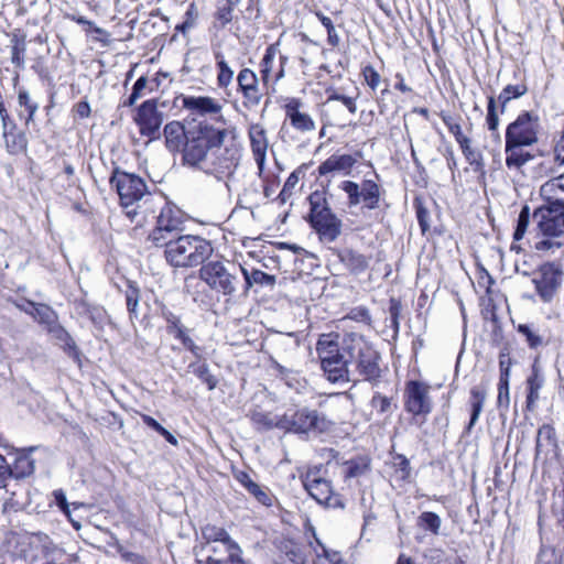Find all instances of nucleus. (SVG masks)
<instances>
[{
	"label": "nucleus",
	"mask_w": 564,
	"mask_h": 564,
	"mask_svg": "<svg viewBox=\"0 0 564 564\" xmlns=\"http://www.w3.org/2000/svg\"><path fill=\"white\" fill-rule=\"evenodd\" d=\"M356 333L322 334L316 343V352L325 378L335 384L356 383L354 364V344Z\"/></svg>",
	"instance_id": "f03ea898"
},
{
	"label": "nucleus",
	"mask_w": 564,
	"mask_h": 564,
	"mask_svg": "<svg viewBox=\"0 0 564 564\" xmlns=\"http://www.w3.org/2000/svg\"><path fill=\"white\" fill-rule=\"evenodd\" d=\"M282 422L283 430L299 434L324 433L332 424L324 414L308 408L283 414Z\"/></svg>",
	"instance_id": "1a4fd4ad"
},
{
	"label": "nucleus",
	"mask_w": 564,
	"mask_h": 564,
	"mask_svg": "<svg viewBox=\"0 0 564 564\" xmlns=\"http://www.w3.org/2000/svg\"><path fill=\"white\" fill-rule=\"evenodd\" d=\"M562 278L563 272L561 268L552 262L542 264L534 272L532 283L542 302H552L562 284Z\"/></svg>",
	"instance_id": "ddd939ff"
},
{
	"label": "nucleus",
	"mask_w": 564,
	"mask_h": 564,
	"mask_svg": "<svg viewBox=\"0 0 564 564\" xmlns=\"http://www.w3.org/2000/svg\"><path fill=\"white\" fill-rule=\"evenodd\" d=\"M32 317L39 323L47 325L54 324L56 321L55 312L48 305L42 303H35Z\"/></svg>",
	"instance_id": "de8ad7c7"
},
{
	"label": "nucleus",
	"mask_w": 564,
	"mask_h": 564,
	"mask_svg": "<svg viewBox=\"0 0 564 564\" xmlns=\"http://www.w3.org/2000/svg\"><path fill=\"white\" fill-rule=\"evenodd\" d=\"M247 491L250 495H252L256 498V500L261 505L267 507L272 506L273 496L269 488L262 487L259 484L254 482Z\"/></svg>",
	"instance_id": "8fccbe9b"
},
{
	"label": "nucleus",
	"mask_w": 564,
	"mask_h": 564,
	"mask_svg": "<svg viewBox=\"0 0 564 564\" xmlns=\"http://www.w3.org/2000/svg\"><path fill=\"white\" fill-rule=\"evenodd\" d=\"M240 267L234 262L217 258L206 260L199 269V279L207 284V286L224 296H234L237 292L239 280Z\"/></svg>",
	"instance_id": "20e7f679"
},
{
	"label": "nucleus",
	"mask_w": 564,
	"mask_h": 564,
	"mask_svg": "<svg viewBox=\"0 0 564 564\" xmlns=\"http://www.w3.org/2000/svg\"><path fill=\"white\" fill-rule=\"evenodd\" d=\"M134 122L139 127L141 135L156 139L163 122V115L158 110V100L143 101L137 109Z\"/></svg>",
	"instance_id": "2eb2a0df"
},
{
	"label": "nucleus",
	"mask_w": 564,
	"mask_h": 564,
	"mask_svg": "<svg viewBox=\"0 0 564 564\" xmlns=\"http://www.w3.org/2000/svg\"><path fill=\"white\" fill-rule=\"evenodd\" d=\"M541 189L546 194L564 195V173L545 182Z\"/></svg>",
	"instance_id": "6e6d98bb"
},
{
	"label": "nucleus",
	"mask_w": 564,
	"mask_h": 564,
	"mask_svg": "<svg viewBox=\"0 0 564 564\" xmlns=\"http://www.w3.org/2000/svg\"><path fill=\"white\" fill-rule=\"evenodd\" d=\"M371 406L380 414H391L395 405L392 404L391 398H388L380 392H376L371 399Z\"/></svg>",
	"instance_id": "3c124183"
},
{
	"label": "nucleus",
	"mask_w": 564,
	"mask_h": 564,
	"mask_svg": "<svg viewBox=\"0 0 564 564\" xmlns=\"http://www.w3.org/2000/svg\"><path fill=\"white\" fill-rule=\"evenodd\" d=\"M252 423L259 430H271L274 427L283 430L282 416L272 415L262 411H253L250 414Z\"/></svg>",
	"instance_id": "2f4dec72"
},
{
	"label": "nucleus",
	"mask_w": 564,
	"mask_h": 564,
	"mask_svg": "<svg viewBox=\"0 0 564 564\" xmlns=\"http://www.w3.org/2000/svg\"><path fill=\"white\" fill-rule=\"evenodd\" d=\"M425 556L429 558V564H449L444 551L438 549L430 550Z\"/></svg>",
	"instance_id": "774afa93"
},
{
	"label": "nucleus",
	"mask_w": 564,
	"mask_h": 564,
	"mask_svg": "<svg viewBox=\"0 0 564 564\" xmlns=\"http://www.w3.org/2000/svg\"><path fill=\"white\" fill-rule=\"evenodd\" d=\"M315 17L319 20L322 25L327 31V43L332 47H337L340 44V37L330 18L326 17L322 11H315Z\"/></svg>",
	"instance_id": "79ce46f5"
},
{
	"label": "nucleus",
	"mask_w": 564,
	"mask_h": 564,
	"mask_svg": "<svg viewBox=\"0 0 564 564\" xmlns=\"http://www.w3.org/2000/svg\"><path fill=\"white\" fill-rule=\"evenodd\" d=\"M182 102L185 109L202 116L219 113L223 108L214 98L207 96H184Z\"/></svg>",
	"instance_id": "4be33fe9"
},
{
	"label": "nucleus",
	"mask_w": 564,
	"mask_h": 564,
	"mask_svg": "<svg viewBox=\"0 0 564 564\" xmlns=\"http://www.w3.org/2000/svg\"><path fill=\"white\" fill-rule=\"evenodd\" d=\"M181 151L183 165L223 180L238 166L242 147L237 128L219 116L215 124L206 120L191 122L189 135Z\"/></svg>",
	"instance_id": "f257e3e1"
},
{
	"label": "nucleus",
	"mask_w": 564,
	"mask_h": 564,
	"mask_svg": "<svg viewBox=\"0 0 564 564\" xmlns=\"http://www.w3.org/2000/svg\"><path fill=\"white\" fill-rule=\"evenodd\" d=\"M166 148L174 152L181 151L189 135V123L187 126L180 121H171L163 129Z\"/></svg>",
	"instance_id": "412c9836"
},
{
	"label": "nucleus",
	"mask_w": 564,
	"mask_h": 564,
	"mask_svg": "<svg viewBox=\"0 0 564 564\" xmlns=\"http://www.w3.org/2000/svg\"><path fill=\"white\" fill-rule=\"evenodd\" d=\"M340 259L341 262L354 273L365 271L369 264V260L366 256L354 250L344 251Z\"/></svg>",
	"instance_id": "72a5a7b5"
},
{
	"label": "nucleus",
	"mask_w": 564,
	"mask_h": 564,
	"mask_svg": "<svg viewBox=\"0 0 564 564\" xmlns=\"http://www.w3.org/2000/svg\"><path fill=\"white\" fill-rule=\"evenodd\" d=\"M127 311L130 319L139 317V302H140V289L135 282L127 280L126 289L123 291Z\"/></svg>",
	"instance_id": "7c9ffc66"
},
{
	"label": "nucleus",
	"mask_w": 564,
	"mask_h": 564,
	"mask_svg": "<svg viewBox=\"0 0 564 564\" xmlns=\"http://www.w3.org/2000/svg\"><path fill=\"white\" fill-rule=\"evenodd\" d=\"M292 127L301 132L315 130V122L312 117L305 112H295L290 120Z\"/></svg>",
	"instance_id": "49530a36"
},
{
	"label": "nucleus",
	"mask_w": 564,
	"mask_h": 564,
	"mask_svg": "<svg viewBox=\"0 0 564 564\" xmlns=\"http://www.w3.org/2000/svg\"><path fill=\"white\" fill-rule=\"evenodd\" d=\"M486 400V388L480 387H474L470 390V406H471V413H470V420L466 427V432L469 433L473 429V426L478 421L480 413L484 408V403Z\"/></svg>",
	"instance_id": "cd10ccee"
},
{
	"label": "nucleus",
	"mask_w": 564,
	"mask_h": 564,
	"mask_svg": "<svg viewBox=\"0 0 564 564\" xmlns=\"http://www.w3.org/2000/svg\"><path fill=\"white\" fill-rule=\"evenodd\" d=\"M24 53H25V45L22 44H15L12 46L11 50V62L19 68H24Z\"/></svg>",
	"instance_id": "e2e57ef3"
},
{
	"label": "nucleus",
	"mask_w": 564,
	"mask_h": 564,
	"mask_svg": "<svg viewBox=\"0 0 564 564\" xmlns=\"http://www.w3.org/2000/svg\"><path fill=\"white\" fill-rule=\"evenodd\" d=\"M189 368L193 370L194 375L207 386L208 390H214L216 388L217 379L210 373L207 364L192 362Z\"/></svg>",
	"instance_id": "c03bdc74"
},
{
	"label": "nucleus",
	"mask_w": 564,
	"mask_h": 564,
	"mask_svg": "<svg viewBox=\"0 0 564 564\" xmlns=\"http://www.w3.org/2000/svg\"><path fill=\"white\" fill-rule=\"evenodd\" d=\"M110 184L116 188L127 216L133 220L139 214L138 203L150 194L144 180L117 167L110 177Z\"/></svg>",
	"instance_id": "423d86ee"
},
{
	"label": "nucleus",
	"mask_w": 564,
	"mask_h": 564,
	"mask_svg": "<svg viewBox=\"0 0 564 564\" xmlns=\"http://www.w3.org/2000/svg\"><path fill=\"white\" fill-rule=\"evenodd\" d=\"M164 248L166 261L175 268L203 265L214 251L208 240L193 235H180Z\"/></svg>",
	"instance_id": "7ed1b4c3"
},
{
	"label": "nucleus",
	"mask_w": 564,
	"mask_h": 564,
	"mask_svg": "<svg viewBox=\"0 0 564 564\" xmlns=\"http://www.w3.org/2000/svg\"><path fill=\"white\" fill-rule=\"evenodd\" d=\"M278 549L279 558L291 564H305L310 546L293 539H282Z\"/></svg>",
	"instance_id": "6ab92c4d"
},
{
	"label": "nucleus",
	"mask_w": 564,
	"mask_h": 564,
	"mask_svg": "<svg viewBox=\"0 0 564 564\" xmlns=\"http://www.w3.org/2000/svg\"><path fill=\"white\" fill-rule=\"evenodd\" d=\"M442 120L448 128L449 132L454 135L456 142L460 140V138L465 137L463 134L460 124L452 116L444 115L442 116Z\"/></svg>",
	"instance_id": "680f3d73"
},
{
	"label": "nucleus",
	"mask_w": 564,
	"mask_h": 564,
	"mask_svg": "<svg viewBox=\"0 0 564 564\" xmlns=\"http://www.w3.org/2000/svg\"><path fill=\"white\" fill-rule=\"evenodd\" d=\"M0 119L2 123V131H7L9 129L15 130L17 124L15 122L10 118L9 112L4 106V102H0Z\"/></svg>",
	"instance_id": "338daca9"
},
{
	"label": "nucleus",
	"mask_w": 564,
	"mask_h": 564,
	"mask_svg": "<svg viewBox=\"0 0 564 564\" xmlns=\"http://www.w3.org/2000/svg\"><path fill=\"white\" fill-rule=\"evenodd\" d=\"M257 74L250 68H242L237 76V91L242 96V106L248 109L257 108L263 97Z\"/></svg>",
	"instance_id": "dca6fc26"
},
{
	"label": "nucleus",
	"mask_w": 564,
	"mask_h": 564,
	"mask_svg": "<svg viewBox=\"0 0 564 564\" xmlns=\"http://www.w3.org/2000/svg\"><path fill=\"white\" fill-rule=\"evenodd\" d=\"M183 230V219L180 210L164 206L156 219V227L149 235V240L156 247H164L180 236Z\"/></svg>",
	"instance_id": "9d476101"
},
{
	"label": "nucleus",
	"mask_w": 564,
	"mask_h": 564,
	"mask_svg": "<svg viewBox=\"0 0 564 564\" xmlns=\"http://www.w3.org/2000/svg\"><path fill=\"white\" fill-rule=\"evenodd\" d=\"M322 466L310 468L303 477V486L308 495L328 509H345L341 495L334 491L332 481L321 475Z\"/></svg>",
	"instance_id": "0eeeda50"
},
{
	"label": "nucleus",
	"mask_w": 564,
	"mask_h": 564,
	"mask_svg": "<svg viewBox=\"0 0 564 564\" xmlns=\"http://www.w3.org/2000/svg\"><path fill=\"white\" fill-rule=\"evenodd\" d=\"M339 188L347 194L348 206L356 207L364 203V208L377 209L380 203V186L372 180H364L361 184L343 181Z\"/></svg>",
	"instance_id": "f8f14e48"
},
{
	"label": "nucleus",
	"mask_w": 564,
	"mask_h": 564,
	"mask_svg": "<svg viewBox=\"0 0 564 564\" xmlns=\"http://www.w3.org/2000/svg\"><path fill=\"white\" fill-rule=\"evenodd\" d=\"M497 403L499 408L508 409L510 404V393H509V383L499 382L498 383V399Z\"/></svg>",
	"instance_id": "0e129e2a"
},
{
	"label": "nucleus",
	"mask_w": 564,
	"mask_h": 564,
	"mask_svg": "<svg viewBox=\"0 0 564 564\" xmlns=\"http://www.w3.org/2000/svg\"><path fill=\"white\" fill-rule=\"evenodd\" d=\"M463 154L474 172H481L484 170V158L479 150L471 148Z\"/></svg>",
	"instance_id": "864d4df0"
},
{
	"label": "nucleus",
	"mask_w": 564,
	"mask_h": 564,
	"mask_svg": "<svg viewBox=\"0 0 564 564\" xmlns=\"http://www.w3.org/2000/svg\"><path fill=\"white\" fill-rule=\"evenodd\" d=\"M14 130L2 131L6 149L10 154H19L26 150L28 139L23 132L14 133Z\"/></svg>",
	"instance_id": "473e14b6"
},
{
	"label": "nucleus",
	"mask_w": 564,
	"mask_h": 564,
	"mask_svg": "<svg viewBox=\"0 0 564 564\" xmlns=\"http://www.w3.org/2000/svg\"><path fill=\"white\" fill-rule=\"evenodd\" d=\"M540 118L532 111L521 112L506 130V142L533 145L538 142Z\"/></svg>",
	"instance_id": "9b49d317"
},
{
	"label": "nucleus",
	"mask_w": 564,
	"mask_h": 564,
	"mask_svg": "<svg viewBox=\"0 0 564 564\" xmlns=\"http://www.w3.org/2000/svg\"><path fill=\"white\" fill-rule=\"evenodd\" d=\"M18 105L24 108V111L19 112V117L24 119L25 126L29 127L33 122L40 106L31 98L30 93L25 88H20L18 91Z\"/></svg>",
	"instance_id": "393cba45"
},
{
	"label": "nucleus",
	"mask_w": 564,
	"mask_h": 564,
	"mask_svg": "<svg viewBox=\"0 0 564 564\" xmlns=\"http://www.w3.org/2000/svg\"><path fill=\"white\" fill-rule=\"evenodd\" d=\"M486 123L488 130L492 132L498 130L499 117L497 113L496 99L492 96L488 98Z\"/></svg>",
	"instance_id": "5fc2aeb1"
},
{
	"label": "nucleus",
	"mask_w": 564,
	"mask_h": 564,
	"mask_svg": "<svg viewBox=\"0 0 564 564\" xmlns=\"http://www.w3.org/2000/svg\"><path fill=\"white\" fill-rule=\"evenodd\" d=\"M362 75H364V78H365L367 85L372 90L378 88V86L380 85V82H381V77H380L379 73L371 65H367L366 67H364Z\"/></svg>",
	"instance_id": "052dcab7"
},
{
	"label": "nucleus",
	"mask_w": 564,
	"mask_h": 564,
	"mask_svg": "<svg viewBox=\"0 0 564 564\" xmlns=\"http://www.w3.org/2000/svg\"><path fill=\"white\" fill-rule=\"evenodd\" d=\"M147 86L148 78L145 76L139 77L132 87L130 96L123 101L122 106L132 107L143 96V90Z\"/></svg>",
	"instance_id": "09e8293b"
},
{
	"label": "nucleus",
	"mask_w": 564,
	"mask_h": 564,
	"mask_svg": "<svg viewBox=\"0 0 564 564\" xmlns=\"http://www.w3.org/2000/svg\"><path fill=\"white\" fill-rule=\"evenodd\" d=\"M359 156H361L360 152H357L356 155L333 154L319 164V166L317 167L318 175L326 176L335 172H340L344 175H349L351 173L352 167L358 161L357 158Z\"/></svg>",
	"instance_id": "a211bd4d"
},
{
	"label": "nucleus",
	"mask_w": 564,
	"mask_h": 564,
	"mask_svg": "<svg viewBox=\"0 0 564 564\" xmlns=\"http://www.w3.org/2000/svg\"><path fill=\"white\" fill-rule=\"evenodd\" d=\"M279 54V50L275 44H271L267 47L265 53L260 61V78L262 86H267L271 79L273 72L274 61Z\"/></svg>",
	"instance_id": "c756f323"
},
{
	"label": "nucleus",
	"mask_w": 564,
	"mask_h": 564,
	"mask_svg": "<svg viewBox=\"0 0 564 564\" xmlns=\"http://www.w3.org/2000/svg\"><path fill=\"white\" fill-rule=\"evenodd\" d=\"M161 315L167 323L166 329L169 334H173L174 332L184 326L181 323L180 317L165 306L162 307Z\"/></svg>",
	"instance_id": "4d7b16f0"
},
{
	"label": "nucleus",
	"mask_w": 564,
	"mask_h": 564,
	"mask_svg": "<svg viewBox=\"0 0 564 564\" xmlns=\"http://www.w3.org/2000/svg\"><path fill=\"white\" fill-rule=\"evenodd\" d=\"M308 202V221L312 228L319 235L321 240L334 242L341 234V220L333 213L324 193L313 192Z\"/></svg>",
	"instance_id": "39448f33"
},
{
	"label": "nucleus",
	"mask_w": 564,
	"mask_h": 564,
	"mask_svg": "<svg viewBox=\"0 0 564 564\" xmlns=\"http://www.w3.org/2000/svg\"><path fill=\"white\" fill-rule=\"evenodd\" d=\"M527 145L506 142V165L509 170L520 171L529 161L533 160V155L524 148Z\"/></svg>",
	"instance_id": "5701e85b"
},
{
	"label": "nucleus",
	"mask_w": 564,
	"mask_h": 564,
	"mask_svg": "<svg viewBox=\"0 0 564 564\" xmlns=\"http://www.w3.org/2000/svg\"><path fill=\"white\" fill-rule=\"evenodd\" d=\"M281 376H283V378L285 379L286 381V384L289 387H294L296 389H300L303 387V383L301 382V380H297L295 377H294V372L281 365H278L276 366Z\"/></svg>",
	"instance_id": "69168bd1"
},
{
	"label": "nucleus",
	"mask_w": 564,
	"mask_h": 564,
	"mask_svg": "<svg viewBox=\"0 0 564 564\" xmlns=\"http://www.w3.org/2000/svg\"><path fill=\"white\" fill-rule=\"evenodd\" d=\"M345 467L346 478H356L365 475L370 467V460L367 457H358L347 462Z\"/></svg>",
	"instance_id": "4c0bfd02"
},
{
	"label": "nucleus",
	"mask_w": 564,
	"mask_h": 564,
	"mask_svg": "<svg viewBox=\"0 0 564 564\" xmlns=\"http://www.w3.org/2000/svg\"><path fill=\"white\" fill-rule=\"evenodd\" d=\"M203 539L206 542V545H212L218 543L223 545V547H227L234 540L230 538L229 533L220 527H216L213 524H207L202 529Z\"/></svg>",
	"instance_id": "a878e982"
},
{
	"label": "nucleus",
	"mask_w": 564,
	"mask_h": 564,
	"mask_svg": "<svg viewBox=\"0 0 564 564\" xmlns=\"http://www.w3.org/2000/svg\"><path fill=\"white\" fill-rule=\"evenodd\" d=\"M528 93V86L524 82L518 83L516 85H507L499 94L497 100L501 105L502 110L507 106L509 101L512 99L520 98Z\"/></svg>",
	"instance_id": "c9c22d12"
},
{
	"label": "nucleus",
	"mask_w": 564,
	"mask_h": 564,
	"mask_svg": "<svg viewBox=\"0 0 564 564\" xmlns=\"http://www.w3.org/2000/svg\"><path fill=\"white\" fill-rule=\"evenodd\" d=\"M555 445V430L550 424H543L536 434V445L535 451L536 454H540L544 446H553Z\"/></svg>",
	"instance_id": "ea45409f"
},
{
	"label": "nucleus",
	"mask_w": 564,
	"mask_h": 564,
	"mask_svg": "<svg viewBox=\"0 0 564 564\" xmlns=\"http://www.w3.org/2000/svg\"><path fill=\"white\" fill-rule=\"evenodd\" d=\"M236 4L237 3L227 2L225 6L218 7L216 11V19L217 21H219L221 28L226 26L228 23L231 22L232 12Z\"/></svg>",
	"instance_id": "bf43d9fd"
},
{
	"label": "nucleus",
	"mask_w": 564,
	"mask_h": 564,
	"mask_svg": "<svg viewBox=\"0 0 564 564\" xmlns=\"http://www.w3.org/2000/svg\"><path fill=\"white\" fill-rule=\"evenodd\" d=\"M393 467L395 468V471L399 474L400 479L406 480L411 476V466L409 459L402 455L397 454L393 457Z\"/></svg>",
	"instance_id": "603ef678"
},
{
	"label": "nucleus",
	"mask_w": 564,
	"mask_h": 564,
	"mask_svg": "<svg viewBox=\"0 0 564 564\" xmlns=\"http://www.w3.org/2000/svg\"><path fill=\"white\" fill-rule=\"evenodd\" d=\"M544 384V378L540 372L539 367L534 364L532 366L531 375L527 378V409L532 411L536 401L540 398V390Z\"/></svg>",
	"instance_id": "b1692460"
},
{
	"label": "nucleus",
	"mask_w": 564,
	"mask_h": 564,
	"mask_svg": "<svg viewBox=\"0 0 564 564\" xmlns=\"http://www.w3.org/2000/svg\"><path fill=\"white\" fill-rule=\"evenodd\" d=\"M11 477L17 479L25 478L34 473V460L29 455H20L15 458L14 464L10 466Z\"/></svg>",
	"instance_id": "f704fd0d"
},
{
	"label": "nucleus",
	"mask_w": 564,
	"mask_h": 564,
	"mask_svg": "<svg viewBox=\"0 0 564 564\" xmlns=\"http://www.w3.org/2000/svg\"><path fill=\"white\" fill-rule=\"evenodd\" d=\"M536 564H564V556L557 561L554 550L542 546L538 554Z\"/></svg>",
	"instance_id": "13d9d810"
},
{
	"label": "nucleus",
	"mask_w": 564,
	"mask_h": 564,
	"mask_svg": "<svg viewBox=\"0 0 564 564\" xmlns=\"http://www.w3.org/2000/svg\"><path fill=\"white\" fill-rule=\"evenodd\" d=\"M529 223H530L529 207L524 206V207H522V209L519 214L518 220H517L516 230L513 232V243L511 245V250H517V251L520 250V247L516 246V242L520 241L524 237L528 226H529Z\"/></svg>",
	"instance_id": "58836bf2"
},
{
	"label": "nucleus",
	"mask_w": 564,
	"mask_h": 564,
	"mask_svg": "<svg viewBox=\"0 0 564 564\" xmlns=\"http://www.w3.org/2000/svg\"><path fill=\"white\" fill-rule=\"evenodd\" d=\"M441 524V518L431 511H424L417 518V525L425 531H430L434 535L440 533Z\"/></svg>",
	"instance_id": "a19ab883"
},
{
	"label": "nucleus",
	"mask_w": 564,
	"mask_h": 564,
	"mask_svg": "<svg viewBox=\"0 0 564 564\" xmlns=\"http://www.w3.org/2000/svg\"><path fill=\"white\" fill-rule=\"evenodd\" d=\"M431 387L424 382L411 380L404 390V408L413 415H427L432 411Z\"/></svg>",
	"instance_id": "4468645a"
},
{
	"label": "nucleus",
	"mask_w": 564,
	"mask_h": 564,
	"mask_svg": "<svg viewBox=\"0 0 564 564\" xmlns=\"http://www.w3.org/2000/svg\"><path fill=\"white\" fill-rule=\"evenodd\" d=\"M176 339L181 340L183 346L188 349L196 358L202 357V348L197 346L189 336V329L183 326L172 334Z\"/></svg>",
	"instance_id": "a18cd8bd"
},
{
	"label": "nucleus",
	"mask_w": 564,
	"mask_h": 564,
	"mask_svg": "<svg viewBox=\"0 0 564 564\" xmlns=\"http://www.w3.org/2000/svg\"><path fill=\"white\" fill-rule=\"evenodd\" d=\"M533 219L544 237L564 236V210L558 213L551 207L539 208L534 212Z\"/></svg>",
	"instance_id": "f3484780"
},
{
	"label": "nucleus",
	"mask_w": 564,
	"mask_h": 564,
	"mask_svg": "<svg viewBox=\"0 0 564 564\" xmlns=\"http://www.w3.org/2000/svg\"><path fill=\"white\" fill-rule=\"evenodd\" d=\"M249 138L254 161L261 171L265 162L268 150V139L264 128L259 123L251 124L249 128Z\"/></svg>",
	"instance_id": "aec40b11"
},
{
	"label": "nucleus",
	"mask_w": 564,
	"mask_h": 564,
	"mask_svg": "<svg viewBox=\"0 0 564 564\" xmlns=\"http://www.w3.org/2000/svg\"><path fill=\"white\" fill-rule=\"evenodd\" d=\"M215 58L218 68L217 84L220 88H227L234 79V70L229 67L221 53H216Z\"/></svg>",
	"instance_id": "e433bc0d"
},
{
	"label": "nucleus",
	"mask_w": 564,
	"mask_h": 564,
	"mask_svg": "<svg viewBox=\"0 0 564 564\" xmlns=\"http://www.w3.org/2000/svg\"><path fill=\"white\" fill-rule=\"evenodd\" d=\"M240 272L245 278V291L248 292L254 284L259 285H270L273 286L275 284V276L268 274L261 270L253 269L248 271L243 267H240Z\"/></svg>",
	"instance_id": "bb28decb"
},
{
	"label": "nucleus",
	"mask_w": 564,
	"mask_h": 564,
	"mask_svg": "<svg viewBox=\"0 0 564 564\" xmlns=\"http://www.w3.org/2000/svg\"><path fill=\"white\" fill-rule=\"evenodd\" d=\"M519 334H521L531 349H535L543 345V338L532 325L519 324L517 327Z\"/></svg>",
	"instance_id": "37998d69"
},
{
	"label": "nucleus",
	"mask_w": 564,
	"mask_h": 564,
	"mask_svg": "<svg viewBox=\"0 0 564 564\" xmlns=\"http://www.w3.org/2000/svg\"><path fill=\"white\" fill-rule=\"evenodd\" d=\"M224 550L226 557L208 555L206 564H249L242 558V550L237 542L234 541Z\"/></svg>",
	"instance_id": "c85d7f7f"
},
{
	"label": "nucleus",
	"mask_w": 564,
	"mask_h": 564,
	"mask_svg": "<svg viewBox=\"0 0 564 564\" xmlns=\"http://www.w3.org/2000/svg\"><path fill=\"white\" fill-rule=\"evenodd\" d=\"M354 347V364L351 365L354 368L351 370L355 371V378L358 375L366 381L379 382L381 377L379 352L357 333Z\"/></svg>",
	"instance_id": "6e6552de"
}]
</instances>
